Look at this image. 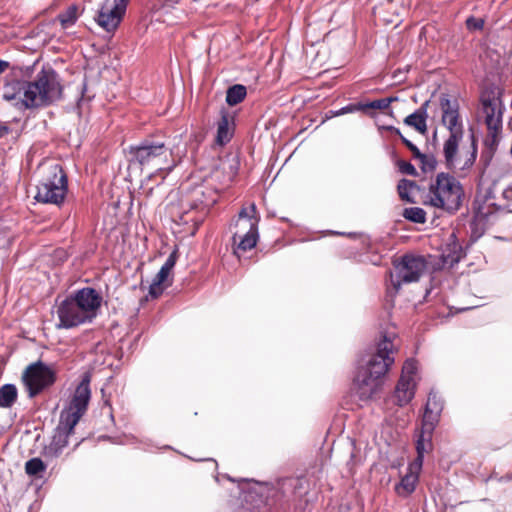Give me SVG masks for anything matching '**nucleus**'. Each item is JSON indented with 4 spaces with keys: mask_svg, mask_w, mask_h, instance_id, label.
Wrapping results in <instances>:
<instances>
[{
    "mask_svg": "<svg viewBox=\"0 0 512 512\" xmlns=\"http://www.w3.org/2000/svg\"><path fill=\"white\" fill-rule=\"evenodd\" d=\"M90 381V375L85 373L74 391L69 406L61 412L60 418L70 426H76L87 411L91 398Z\"/></svg>",
    "mask_w": 512,
    "mask_h": 512,
    "instance_id": "obj_14",
    "label": "nucleus"
},
{
    "mask_svg": "<svg viewBox=\"0 0 512 512\" xmlns=\"http://www.w3.org/2000/svg\"><path fill=\"white\" fill-rule=\"evenodd\" d=\"M510 172L509 164H494L490 171V183L486 188L480 187L474 202V217L470 221V240L475 242L494 224L504 208L497 205L495 188Z\"/></svg>",
    "mask_w": 512,
    "mask_h": 512,
    "instance_id": "obj_2",
    "label": "nucleus"
},
{
    "mask_svg": "<svg viewBox=\"0 0 512 512\" xmlns=\"http://www.w3.org/2000/svg\"><path fill=\"white\" fill-rule=\"evenodd\" d=\"M502 197L507 202L512 201V183L503 190Z\"/></svg>",
    "mask_w": 512,
    "mask_h": 512,
    "instance_id": "obj_43",
    "label": "nucleus"
},
{
    "mask_svg": "<svg viewBox=\"0 0 512 512\" xmlns=\"http://www.w3.org/2000/svg\"><path fill=\"white\" fill-rule=\"evenodd\" d=\"M402 216L413 223L423 224L426 221V212L420 207L405 208Z\"/></svg>",
    "mask_w": 512,
    "mask_h": 512,
    "instance_id": "obj_32",
    "label": "nucleus"
},
{
    "mask_svg": "<svg viewBox=\"0 0 512 512\" xmlns=\"http://www.w3.org/2000/svg\"><path fill=\"white\" fill-rule=\"evenodd\" d=\"M17 389L13 384H5L0 388V407L10 408L17 400Z\"/></svg>",
    "mask_w": 512,
    "mask_h": 512,
    "instance_id": "obj_27",
    "label": "nucleus"
},
{
    "mask_svg": "<svg viewBox=\"0 0 512 512\" xmlns=\"http://www.w3.org/2000/svg\"><path fill=\"white\" fill-rule=\"evenodd\" d=\"M466 25L469 30H481L484 26V20L471 16L467 18Z\"/></svg>",
    "mask_w": 512,
    "mask_h": 512,
    "instance_id": "obj_41",
    "label": "nucleus"
},
{
    "mask_svg": "<svg viewBox=\"0 0 512 512\" xmlns=\"http://www.w3.org/2000/svg\"><path fill=\"white\" fill-rule=\"evenodd\" d=\"M416 437L415 448L417 457L411 463L414 469H422L424 455L432 450V433L419 430Z\"/></svg>",
    "mask_w": 512,
    "mask_h": 512,
    "instance_id": "obj_19",
    "label": "nucleus"
},
{
    "mask_svg": "<svg viewBox=\"0 0 512 512\" xmlns=\"http://www.w3.org/2000/svg\"><path fill=\"white\" fill-rule=\"evenodd\" d=\"M449 310H450V314H452L453 307H452V306H450V307H449Z\"/></svg>",
    "mask_w": 512,
    "mask_h": 512,
    "instance_id": "obj_51",
    "label": "nucleus"
},
{
    "mask_svg": "<svg viewBox=\"0 0 512 512\" xmlns=\"http://www.w3.org/2000/svg\"><path fill=\"white\" fill-rule=\"evenodd\" d=\"M395 338L394 333H383L366 364L359 369L355 382L361 400L372 399L381 390L382 378L395 361Z\"/></svg>",
    "mask_w": 512,
    "mask_h": 512,
    "instance_id": "obj_1",
    "label": "nucleus"
},
{
    "mask_svg": "<svg viewBox=\"0 0 512 512\" xmlns=\"http://www.w3.org/2000/svg\"><path fill=\"white\" fill-rule=\"evenodd\" d=\"M481 103L484 123L487 128V135L484 139L485 150L482 153L481 160L485 161V167H487L502 138L505 107L500 92L498 94L494 92L483 94Z\"/></svg>",
    "mask_w": 512,
    "mask_h": 512,
    "instance_id": "obj_6",
    "label": "nucleus"
},
{
    "mask_svg": "<svg viewBox=\"0 0 512 512\" xmlns=\"http://www.w3.org/2000/svg\"><path fill=\"white\" fill-rule=\"evenodd\" d=\"M130 154L132 155L131 161L143 167L156 168L157 171L163 173V179L178 164L173 158L172 151L163 142L145 140L141 145L131 147Z\"/></svg>",
    "mask_w": 512,
    "mask_h": 512,
    "instance_id": "obj_8",
    "label": "nucleus"
},
{
    "mask_svg": "<svg viewBox=\"0 0 512 512\" xmlns=\"http://www.w3.org/2000/svg\"><path fill=\"white\" fill-rule=\"evenodd\" d=\"M443 409V402L440 400L438 394L436 392H430L428 395V399L425 405L426 411L432 412L433 415L436 413H441Z\"/></svg>",
    "mask_w": 512,
    "mask_h": 512,
    "instance_id": "obj_36",
    "label": "nucleus"
},
{
    "mask_svg": "<svg viewBox=\"0 0 512 512\" xmlns=\"http://www.w3.org/2000/svg\"><path fill=\"white\" fill-rule=\"evenodd\" d=\"M421 469H414L410 463L406 474L401 478L400 482L395 486V492L401 497H407L414 492L419 480Z\"/></svg>",
    "mask_w": 512,
    "mask_h": 512,
    "instance_id": "obj_18",
    "label": "nucleus"
},
{
    "mask_svg": "<svg viewBox=\"0 0 512 512\" xmlns=\"http://www.w3.org/2000/svg\"><path fill=\"white\" fill-rule=\"evenodd\" d=\"M247 95V90L244 85L236 84L228 88L226 93V102L230 106H235L241 103Z\"/></svg>",
    "mask_w": 512,
    "mask_h": 512,
    "instance_id": "obj_28",
    "label": "nucleus"
},
{
    "mask_svg": "<svg viewBox=\"0 0 512 512\" xmlns=\"http://www.w3.org/2000/svg\"><path fill=\"white\" fill-rule=\"evenodd\" d=\"M468 198L462 185L450 177V213L453 210H459L462 206H466Z\"/></svg>",
    "mask_w": 512,
    "mask_h": 512,
    "instance_id": "obj_22",
    "label": "nucleus"
},
{
    "mask_svg": "<svg viewBox=\"0 0 512 512\" xmlns=\"http://www.w3.org/2000/svg\"><path fill=\"white\" fill-rule=\"evenodd\" d=\"M216 199L211 189L205 186L195 187L189 195L190 210H185L179 216V223L189 225L191 233H194L203 222V218L209 208L214 205Z\"/></svg>",
    "mask_w": 512,
    "mask_h": 512,
    "instance_id": "obj_10",
    "label": "nucleus"
},
{
    "mask_svg": "<svg viewBox=\"0 0 512 512\" xmlns=\"http://www.w3.org/2000/svg\"><path fill=\"white\" fill-rule=\"evenodd\" d=\"M40 180L35 199L40 203L61 206L68 192V178L63 167L53 161H45L39 167Z\"/></svg>",
    "mask_w": 512,
    "mask_h": 512,
    "instance_id": "obj_7",
    "label": "nucleus"
},
{
    "mask_svg": "<svg viewBox=\"0 0 512 512\" xmlns=\"http://www.w3.org/2000/svg\"><path fill=\"white\" fill-rule=\"evenodd\" d=\"M387 4H388V5L390 4V0H387Z\"/></svg>",
    "mask_w": 512,
    "mask_h": 512,
    "instance_id": "obj_52",
    "label": "nucleus"
},
{
    "mask_svg": "<svg viewBox=\"0 0 512 512\" xmlns=\"http://www.w3.org/2000/svg\"><path fill=\"white\" fill-rule=\"evenodd\" d=\"M56 381V372L42 361L28 365L22 374V382L28 396L34 398Z\"/></svg>",
    "mask_w": 512,
    "mask_h": 512,
    "instance_id": "obj_11",
    "label": "nucleus"
},
{
    "mask_svg": "<svg viewBox=\"0 0 512 512\" xmlns=\"http://www.w3.org/2000/svg\"><path fill=\"white\" fill-rule=\"evenodd\" d=\"M46 468L47 465L39 457L31 458L25 463V472L29 476L42 477Z\"/></svg>",
    "mask_w": 512,
    "mask_h": 512,
    "instance_id": "obj_30",
    "label": "nucleus"
},
{
    "mask_svg": "<svg viewBox=\"0 0 512 512\" xmlns=\"http://www.w3.org/2000/svg\"><path fill=\"white\" fill-rule=\"evenodd\" d=\"M443 154L445 156L446 161H448V140L443 143Z\"/></svg>",
    "mask_w": 512,
    "mask_h": 512,
    "instance_id": "obj_46",
    "label": "nucleus"
},
{
    "mask_svg": "<svg viewBox=\"0 0 512 512\" xmlns=\"http://www.w3.org/2000/svg\"><path fill=\"white\" fill-rule=\"evenodd\" d=\"M418 371V363L414 359H408L404 362L401 371V379L410 380V382H416L415 377Z\"/></svg>",
    "mask_w": 512,
    "mask_h": 512,
    "instance_id": "obj_33",
    "label": "nucleus"
},
{
    "mask_svg": "<svg viewBox=\"0 0 512 512\" xmlns=\"http://www.w3.org/2000/svg\"><path fill=\"white\" fill-rule=\"evenodd\" d=\"M129 0H104L95 18L108 33H114L122 22Z\"/></svg>",
    "mask_w": 512,
    "mask_h": 512,
    "instance_id": "obj_15",
    "label": "nucleus"
},
{
    "mask_svg": "<svg viewBox=\"0 0 512 512\" xmlns=\"http://www.w3.org/2000/svg\"><path fill=\"white\" fill-rule=\"evenodd\" d=\"M80 16L79 7L76 4L70 5L66 10L61 12L57 19L59 20L61 27L67 29L74 25Z\"/></svg>",
    "mask_w": 512,
    "mask_h": 512,
    "instance_id": "obj_26",
    "label": "nucleus"
},
{
    "mask_svg": "<svg viewBox=\"0 0 512 512\" xmlns=\"http://www.w3.org/2000/svg\"><path fill=\"white\" fill-rule=\"evenodd\" d=\"M8 132H9V128L7 126L0 125V137L5 136L6 134H8Z\"/></svg>",
    "mask_w": 512,
    "mask_h": 512,
    "instance_id": "obj_47",
    "label": "nucleus"
},
{
    "mask_svg": "<svg viewBox=\"0 0 512 512\" xmlns=\"http://www.w3.org/2000/svg\"><path fill=\"white\" fill-rule=\"evenodd\" d=\"M397 166L401 173L407 174L410 176H417V170L416 168L410 163L405 160H399L397 162Z\"/></svg>",
    "mask_w": 512,
    "mask_h": 512,
    "instance_id": "obj_38",
    "label": "nucleus"
},
{
    "mask_svg": "<svg viewBox=\"0 0 512 512\" xmlns=\"http://www.w3.org/2000/svg\"><path fill=\"white\" fill-rule=\"evenodd\" d=\"M463 310H466V308H463V309H456V313L460 312V311H463Z\"/></svg>",
    "mask_w": 512,
    "mask_h": 512,
    "instance_id": "obj_50",
    "label": "nucleus"
},
{
    "mask_svg": "<svg viewBox=\"0 0 512 512\" xmlns=\"http://www.w3.org/2000/svg\"><path fill=\"white\" fill-rule=\"evenodd\" d=\"M307 492L308 484L304 478H286L275 494V503L283 512H288L292 507L302 509V500Z\"/></svg>",
    "mask_w": 512,
    "mask_h": 512,
    "instance_id": "obj_12",
    "label": "nucleus"
},
{
    "mask_svg": "<svg viewBox=\"0 0 512 512\" xmlns=\"http://www.w3.org/2000/svg\"><path fill=\"white\" fill-rule=\"evenodd\" d=\"M426 118V111L421 107L414 113L408 115L404 119V123L410 127L415 128V130L419 133L425 134L427 131Z\"/></svg>",
    "mask_w": 512,
    "mask_h": 512,
    "instance_id": "obj_24",
    "label": "nucleus"
},
{
    "mask_svg": "<svg viewBox=\"0 0 512 512\" xmlns=\"http://www.w3.org/2000/svg\"><path fill=\"white\" fill-rule=\"evenodd\" d=\"M477 157V143L472 128L464 130L457 102H450V170L466 175Z\"/></svg>",
    "mask_w": 512,
    "mask_h": 512,
    "instance_id": "obj_4",
    "label": "nucleus"
},
{
    "mask_svg": "<svg viewBox=\"0 0 512 512\" xmlns=\"http://www.w3.org/2000/svg\"><path fill=\"white\" fill-rule=\"evenodd\" d=\"M401 141L409 149L415 159H425V154L421 153V151L410 140L401 136Z\"/></svg>",
    "mask_w": 512,
    "mask_h": 512,
    "instance_id": "obj_39",
    "label": "nucleus"
},
{
    "mask_svg": "<svg viewBox=\"0 0 512 512\" xmlns=\"http://www.w3.org/2000/svg\"><path fill=\"white\" fill-rule=\"evenodd\" d=\"M466 253L462 248V245L459 243L456 238V234L453 232L450 234V268L458 263L463 257H465Z\"/></svg>",
    "mask_w": 512,
    "mask_h": 512,
    "instance_id": "obj_29",
    "label": "nucleus"
},
{
    "mask_svg": "<svg viewBox=\"0 0 512 512\" xmlns=\"http://www.w3.org/2000/svg\"><path fill=\"white\" fill-rule=\"evenodd\" d=\"M233 119L227 112H222L221 118L217 124L216 142L219 145H225L233 136Z\"/></svg>",
    "mask_w": 512,
    "mask_h": 512,
    "instance_id": "obj_21",
    "label": "nucleus"
},
{
    "mask_svg": "<svg viewBox=\"0 0 512 512\" xmlns=\"http://www.w3.org/2000/svg\"><path fill=\"white\" fill-rule=\"evenodd\" d=\"M27 81L19 79L8 80L3 87V98L7 101L24 98V91L26 90Z\"/></svg>",
    "mask_w": 512,
    "mask_h": 512,
    "instance_id": "obj_23",
    "label": "nucleus"
},
{
    "mask_svg": "<svg viewBox=\"0 0 512 512\" xmlns=\"http://www.w3.org/2000/svg\"><path fill=\"white\" fill-rule=\"evenodd\" d=\"M441 108H442V119L445 121L448 116V99H441Z\"/></svg>",
    "mask_w": 512,
    "mask_h": 512,
    "instance_id": "obj_44",
    "label": "nucleus"
},
{
    "mask_svg": "<svg viewBox=\"0 0 512 512\" xmlns=\"http://www.w3.org/2000/svg\"><path fill=\"white\" fill-rule=\"evenodd\" d=\"M419 160H420L421 165H422L421 168L425 172L426 171H433L436 168L437 162H436L435 158L432 157V156H428V155L425 154V159L420 158Z\"/></svg>",
    "mask_w": 512,
    "mask_h": 512,
    "instance_id": "obj_40",
    "label": "nucleus"
},
{
    "mask_svg": "<svg viewBox=\"0 0 512 512\" xmlns=\"http://www.w3.org/2000/svg\"><path fill=\"white\" fill-rule=\"evenodd\" d=\"M396 100V98H381L368 103H363V112H367L370 109L384 111L389 108L390 104Z\"/></svg>",
    "mask_w": 512,
    "mask_h": 512,
    "instance_id": "obj_35",
    "label": "nucleus"
},
{
    "mask_svg": "<svg viewBox=\"0 0 512 512\" xmlns=\"http://www.w3.org/2000/svg\"><path fill=\"white\" fill-rule=\"evenodd\" d=\"M64 87L59 74L50 66H43L34 78L27 81L21 105L25 109L49 107L63 97Z\"/></svg>",
    "mask_w": 512,
    "mask_h": 512,
    "instance_id": "obj_5",
    "label": "nucleus"
},
{
    "mask_svg": "<svg viewBox=\"0 0 512 512\" xmlns=\"http://www.w3.org/2000/svg\"><path fill=\"white\" fill-rule=\"evenodd\" d=\"M448 193V174L440 173L435 183L429 189L430 204L434 207L444 208L445 195Z\"/></svg>",
    "mask_w": 512,
    "mask_h": 512,
    "instance_id": "obj_17",
    "label": "nucleus"
},
{
    "mask_svg": "<svg viewBox=\"0 0 512 512\" xmlns=\"http://www.w3.org/2000/svg\"><path fill=\"white\" fill-rule=\"evenodd\" d=\"M177 258H178V252L177 250H174L169 256L168 258L166 259L165 263L163 264L162 268H166V270H168L169 272L172 271V269L174 268L175 264H176V261H177Z\"/></svg>",
    "mask_w": 512,
    "mask_h": 512,
    "instance_id": "obj_42",
    "label": "nucleus"
},
{
    "mask_svg": "<svg viewBox=\"0 0 512 512\" xmlns=\"http://www.w3.org/2000/svg\"><path fill=\"white\" fill-rule=\"evenodd\" d=\"M250 214L246 208H242L235 222V232L232 240L234 245V253L239 257L241 253L253 249L258 241V222L255 217L256 206L251 205Z\"/></svg>",
    "mask_w": 512,
    "mask_h": 512,
    "instance_id": "obj_9",
    "label": "nucleus"
},
{
    "mask_svg": "<svg viewBox=\"0 0 512 512\" xmlns=\"http://www.w3.org/2000/svg\"><path fill=\"white\" fill-rule=\"evenodd\" d=\"M102 300L101 294L92 287L75 291L57 306V327L71 329L91 323L98 315Z\"/></svg>",
    "mask_w": 512,
    "mask_h": 512,
    "instance_id": "obj_3",
    "label": "nucleus"
},
{
    "mask_svg": "<svg viewBox=\"0 0 512 512\" xmlns=\"http://www.w3.org/2000/svg\"><path fill=\"white\" fill-rule=\"evenodd\" d=\"M439 417L440 413L433 415L432 412L430 413V411L424 410L420 430L427 431V433H433V430L439 421Z\"/></svg>",
    "mask_w": 512,
    "mask_h": 512,
    "instance_id": "obj_34",
    "label": "nucleus"
},
{
    "mask_svg": "<svg viewBox=\"0 0 512 512\" xmlns=\"http://www.w3.org/2000/svg\"><path fill=\"white\" fill-rule=\"evenodd\" d=\"M170 272L166 270V268H160L159 272L154 277L150 287H149V295L156 299L162 295L164 289L167 287L165 284Z\"/></svg>",
    "mask_w": 512,
    "mask_h": 512,
    "instance_id": "obj_25",
    "label": "nucleus"
},
{
    "mask_svg": "<svg viewBox=\"0 0 512 512\" xmlns=\"http://www.w3.org/2000/svg\"><path fill=\"white\" fill-rule=\"evenodd\" d=\"M74 428L75 426H70L68 422L60 418L51 442L43 449L42 455L45 459L53 460L62 455L63 450L68 445L69 437L74 433Z\"/></svg>",
    "mask_w": 512,
    "mask_h": 512,
    "instance_id": "obj_16",
    "label": "nucleus"
},
{
    "mask_svg": "<svg viewBox=\"0 0 512 512\" xmlns=\"http://www.w3.org/2000/svg\"><path fill=\"white\" fill-rule=\"evenodd\" d=\"M152 191H153V188H150V189L148 190V192H147V195H150V194L152 193Z\"/></svg>",
    "mask_w": 512,
    "mask_h": 512,
    "instance_id": "obj_49",
    "label": "nucleus"
},
{
    "mask_svg": "<svg viewBox=\"0 0 512 512\" xmlns=\"http://www.w3.org/2000/svg\"><path fill=\"white\" fill-rule=\"evenodd\" d=\"M386 129L388 131H390L391 133L398 135L400 139H401V136H403L402 133L400 132V130L394 126H388V127H386Z\"/></svg>",
    "mask_w": 512,
    "mask_h": 512,
    "instance_id": "obj_45",
    "label": "nucleus"
},
{
    "mask_svg": "<svg viewBox=\"0 0 512 512\" xmlns=\"http://www.w3.org/2000/svg\"><path fill=\"white\" fill-rule=\"evenodd\" d=\"M355 111H363V103L349 104L338 111H329V113L331 114L330 117H334Z\"/></svg>",
    "mask_w": 512,
    "mask_h": 512,
    "instance_id": "obj_37",
    "label": "nucleus"
},
{
    "mask_svg": "<svg viewBox=\"0 0 512 512\" xmlns=\"http://www.w3.org/2000/svg\"><path fill=\"white\" fill-rule=\"evenodd\" d=\"M416 382L399 378L394 390L393 399L396 405H407L415 395Z\"/></svg>",
    "mask_w": 512,
    "mask_h": 512,
    "instance_id": "obj_20",
    "label": "nucleus"
},
{
    "mask_svg": "<svg viewBox=\"0 0 512 512\" xmlns=\"http://www.w3.org/2000/svg\"><path fill=\"white\" fill-rule=\"evenodd\" d=\"M413 189H418V186L416 182L402 179L399 181L397 185V190L399 197L401 200L409 202V203H415L416 201L410 196V191Z\"/></svg>",
    "mask_w": 512,
    "mask_h": 512,
    "instance_id": "obj_31",
    "label": "nucleus"
},
{
    "mask_svg": "<svg viewBox=\"0 0 512 512\" xmlns=\"http://www.w3.org/2000/svg\"><path fill=\"white\" fill-rule=\"evenodd\" d=\"M394 266L395 275L391 274V281L395 290L398 291L401 284L419 281L427 268V262L423 256L406 254Z\"/></svg>",
    "mask_w": 512,
    "mask_h": 512,
    "instance_id": "obj_13",
    "label": "nucleus"
},
{
    "mask_svg": "<svg viewBox=\"0 0 512 512\" xmlns=\"http://www.w3.org/2000/svg\"><path fill=\"white\" fill-rule=\"evenodd\" d=\"M8 67V63L0 60V74L3 73Z\"/></svg>",
    "mask_w": 512,
    "mask_h": 512,
    "instance_id": "obj_48",
    "label": "nucleus"
}]
</instances>
